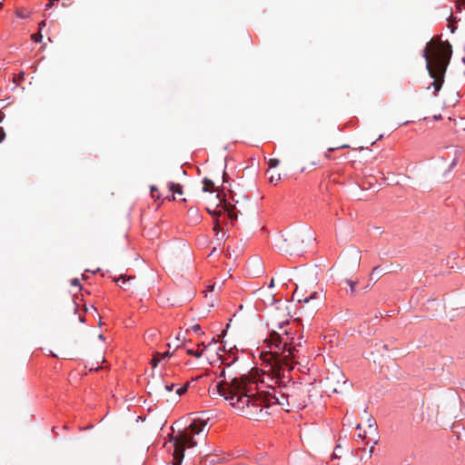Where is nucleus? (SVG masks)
<instances>
[{
  "mask_svg": "<svg viewBox=\"0 0 465 465\" xmlns=\"http://www.w3.org/2000/svg\"><path fill=\"white\" fill-rule=\"evenodd\" d=\"M216 251V247H213L212 253H213Z\"/></svg>",
  "mask_w": 465,
  "mask_h": 465,
  "instance_id": "obj_38",
  "label": "nucleus"
},
{
  "mask_svg": "<svg viewBox=\"0 0 465 465\" xmlns=\"http://www.w3.org/2000/svg\"><path fill=\"white\" fill-rule=\"evenodd\" d=\"M150 191H151V194H152L153 198H156V199L160 198V194L159 193L157 195L155 194V193H158V188L155 185H152L150 187Z\"/></svg>",
  "mask_w": 465,
  "mask_h": 465,
  "instance_id": "obj_17",
  "label": "nucleus"
},
{
  "mask_svg": "<svg viewBox=\"0 0 465 465\" xmlns=\"http://www.w3.org/2000/svg\"><path fill=\"white\" fill-rule=\"evenodd\" d=\"M317 292H313L310 294L308 297L303 299L304 303L310 302L312 300L316 299Z\"/></svg>",
  "mask_w": 465,
  "mask_h": 465,
  "instance_id": "obj_23",
  "label": "nucleus"
},
{
  "mask_svg": "<svg viewBox=\"0 0 465 465\" xmlns=\"http://www.w3.org/2000/svg\"><path fill=\"white\" fill-rule=\"evenodd\" d=\"M213 214L218 216V215H220V213L214 212Z\"/></svg>",
  "mask_w": 465,
  "mask_h": 465,
  "instance_id": "obj_37",
  "label": "nucleus"
},
{
  "mask_svg": "<svg viewBox=\"0 0 465 465\" xmlns=\"http://www.w3.org/2000/svg\"><path fill=\"white\" fill-rule=\"evenodd\" d=\"M188 387H189V384H188V383L184 384L183 387L179 388V389L176 391V394H177L178 396H181V395L184 394V393L187 391Z\"/></svg>",
  "mask_w": 465,
  "mask_h": 465,
  "instance_id": "obj_16",
  "label": "nucleus"
},
{
  "mask_svg": "<svg viewBox=\"0 0 465 465\" xmlns=\"http://www.w3.org/2000/svg\"><path fill=\"white\" fill-rule=\"evenodd\" d=\"M71 285L75 286V287H79V286H80V282H79V280H78V279H76V278H75V279H73V280L71 281Z\"/></svg>",
  "mask_w": 465,
  "mask_h": 465,
  "instance_id": "obj_25",
  "label": "nucleus"
},
{
  "mask_svg": "<svg viewBox=\"0 0 465 465\" xmlns=\"http://www.w3.org/2000/svg\"><path fill=\"white\" fill-rule=\"evenodd\" d=\"M325 387L333 393H342L351 387V384L344 374L337 369L326 378Z\"/></svg>",
  "mask_w": 465,
  "mask_h": 465,
  "instance_id": "obj_6",
  "label": "nucleus"
},
{
  "mask_svg": "<svg viewBox=\"0 0 465 465\" xmlns=\"http://www.w3.org/2000/svg\"><path fill=\"white\" fill-rule=\"evenodd\" d=\"M132 279V277L126 276L125 274H121L118 278H114L116 282L122 281V284L120 285L122 288H124Z\"/></svg>",
  "mask_w": 465,
  "mask_h": 465,
  "instance_id": "obj_14",
  "label": "nucleus"
},
{
  "mask_svg": "<svg viewBox=\"0 0 465 465\" xmlns=\"http://www.w3.org/2000/svg\"><path fill=\"white\" fill-rule=\"evenodd\" d=\"M223 208L224 209V211L228 213L229 218L231 220L237 219V213L234 212V205H231L227 203H224Z\"/></svg>",
  "mask_w": 465,
  "mask_h": 465,
  "instance_id": "obj_10",
  "label": "nucleus"
},
{
  "mask_svg": "<svg viewBox=\"0 0 465 465\" xmlns=\"http://www.w3.org/2000/svg\"><path fill=\"white\" fill-rule=\"evenodd\" d=\"M287 321L278 325L277 330H272L269 339L265 340L269 351L262 352V358L265 363H272L275 360L284 358V361L288 365H300L302 334L295 338L296 331L290 326Z\"/></svg>",
  "mask_w": 465,
  "mask_h": 465,
  "instance_id": "obj_2",
  "label": "nucleus"
},
{
  "mask_svg": "<svg viewBox=\"0 0 465 465\" xmlns=\"http://www.w3.org/2000/svg\"><path fill=\"white\" fill-rule=\"evenodd\" d=\"M369 429L372 430L373 431H376L377 430V424L376 421L372 418H369Z\"/></svg>",
  "mask_w": 465,
  "mask_h": 465,
  "instance_id": "obj_19",
  "label": "nucleus"
},
{
  "mask_svg": "<svg viewBox=\"0 0 465 465\" xmlns=\"http://www.w3.org/2000/svg\"><path fill=\"white\" fill-rule=\"evenodd\" d=\"M220 378H223V380L221 382H219L218 384L215 385V387L213 389V394L216 393V394L223 397L224 400L229 401L231 404H232V401L231 399H227L226 395H223V394H222V392L219 391L220 390L218 389V387L220 385H223L224 383H229L233 379H237V380H243L244 379V381H247L248 384H252V388H257V385H258V380L252 374H251V375L242 374L240 377H236V376L235 377H229V380H227L225 370H223L222 372L220 373Z\"/></svg>",
  "mask_w": 465,
  "mask_h": 465,
  "instance_id": "obj_7",
  "label": "nucleus"
},
{
  "mask_svg": "<svg viewBox=\"0 0 465 465\" xmlns=\"http://www.w3.org/2000/svg\"><path fill=\"white\" fill-rule=\"evenodd\" d=\"M187 353L190 354V355H193V356H194L196 358H199V357L202 356L203 351H194V350L190 349V350L187 351Z\"/></svg>",
  "mask_w": 465,
  "mask_h": 465,
  "instance_id": "obj_18",
  "label": "nucleus"
},
{
  "mask_svg": "<svg viewBox=\"0 0 465 465\" xmlns=\"http://www.w3.org/2000/svg\"><path fill=\"white\" fill-rule=\"evenodd\" d=\"M203 184V190L204 192H213V191L214 183L210 179L204 178Z\"/></svg>",
  "mask_w": 465,
  "mask_h": 465,
  "instance_id": "obj_12",
  "label": "nucleus"
},
{
  "mask_svg": "<svg viewBox=\"0 0 465 465\" xmlns=\"http://www.w3.org/2000/svg\"><path fill=\"white\" fill-rule=\"evenodd\" d=\"M304 233L301 232H288L277 241V247L280 251L290 252L300 248L305 242Z\"/></svg>",
  "mask_w": 465,
  "mask_h": 465,
  "instance_id": "obj_5",
  "label": "nucleus"
},
{
  "mask_svg": "<svg viewBox=\"0 0 465 465\" xmlns=\"http://www.w3.org/2000/svg\"><path fill=\"white\" fill-rule=\"evenodd\" d=\"M452 54L451 45L448 42L430 41L423 51L426 68L433 79L431 85L435 93L439 92L444 83L445 73Z\"/></svg>",
  "mask_w": 465,
  "mask_h": 465,
  "instance_id": "obj_3",
  "label": "nucleus"
},
{
  "mask_svg": "<svg viewBox=\"0 0 465 465\" xmlns=\"http://www.w3.org/2000/svg\"><path fill=\"white\" fill-rule=\"evenodd\" d=\"M169 201H173L175 200V196L174 194H173L171 197L168 198Z\"/></svg>",
  "mask_w": 465,
  "mask_h": 465,
  "instance_id": "obj_33",
  "label": "nucleus"
},
{
  "mask_svg": "<svg viewBox=\"0 0 465 465\" xmlns=\"http://www.w3.org/2000/svg\"><path fill=\"white\" fill-rule=\"evenodd\" d=\"M147 387L149 389V394H155L157 397L163 398L165 396V392L173 391L174 384H165L163 378L159 376L149 381Z\"/></svg>",
  "mask_w": 465,
  "mask_h": 465,
  "instance_id": "obj_8",
  "label": "nucleus"
},
{
  "mask_svg": "<svg viewBox=\"0 0 465 465\" xmlns=\"http://www.w3.org/2000/svg\"><path fill=\"white\" fill-rule=\"evenodd\" d=\"M44 26H45V22L42 21L39 23V29L41 30Z\"/></svg>",
  "mask_w": 465,
  "mask_h": 465,
  "instance_id": "obj_30",
  "label": "nucleus"
},
{
  "mask_svg": "<svg viewBox=\"0 0 465 465\" xmlns=\"http://www.w3.org/2000/svg\"><path fill=\"white\" fill-rule=\"evenodd\" d=\"M433 118L435 120H440L441 119V114H436V115L433 116Z\"/></svg>",
  "mask_w": 465,
  "mask_h": 465,
  "instance_id": "obj_32",
  "label": "nucleus"
},
{
  "mask_svg": "<svg viewBox=\"0 0 465 465\" xmlns=\"http://www.w3.org/2000/svg\"><path fill=\"white\" fill-rule=\"evenodd\" d=\"M356 429L361 430V424H357Z\"/></svg>",
  "mask_w": 465,
  "mask_h": 465,
  "instance_id": "obj_36",
  "label": "nucleus"
},
{
  "mask_svg": "<svg viewBox=\"0 0 465 465\" xmlns=\"http://www.w3.org/2000/svg\"><path fill=\"white\" fill-rule=\"evenodd\" d=\"M169 190L173 193H177L182 195L183 193V186L180 183H175L173 182H170L168 183Z\"/></svg>",
  "mask_w": 465,
  "mask_h": 465,
  "instance_id": "obj_11",
  "label": "nucleus"
},
{
  "mask_svg": "<svg viewBox=\"0 0 465 465\" xmlns=\"http://www.w3.org/2000/svg\"><path fill=\"white\" fill-rule=\"evenodd\" d=\"M270 182L271 183H278L280 180H281V174L280 173H275V174H272L271 177H270Z\"/></svg>",
  "mask_w": 465,
  "mask_h": 465,
  "instance_id": "obj_22",
  "label": "nucleus"
},
{
  "mask_svg": "<svg viewBox=\"0 0 465 465\" xmlns=\"http://www.w3.org/2000/svg\"><path fill=\"white\" fill-rule=\"evenodd\" d=\"M372 452H373V447H371V450H370V455H371Z\"/></svg>",
  "mask_w": 465,
  "mask_h": 465,
  "instance_id": "obj_35",
  "label": "nucleus"
},
{
  "mask_svg": "<svg viewBox=\"0 0 465 465\" xmlns=\"http://www.w3.org/2000/svg\"><path fill=\"white\" fill-rule=\"evenodd\" d=\"M172 353L170 351H166L163 353L155 352L153 359L151 360V364L153 368L157 367L158 363L167 358H170Z\"/></svg>",
  "mask_w": 465,
  "mask_h": 465,
  "instance_id": "obj_9",
  "label": "nucleus"
},
{
  "mask_svg": "<svg viewBox=\"0 0 465 465\" xmlns=\"http://www.w3.org/2000/svg\"><path fill=\"white\" fill-rule=\"evenodd\" d=\"M385 272L382 268H381L380 266H376L372 269V272L371 273V279H379L382 274H384Z\"/></svg>",
  "mask_w": 465,
  "mask_h": 465,
  "instance_id": "obj_13",
  "label": "nucleus"
},
{
  "mask_svg": "<svg viewBox=\"0 0 465 465\" xmlns=\"http://www.w3.org/2000/svg\"><path fill=\"white\" fill-rule=\"evenodd\" d=\"M227 238L228 235L226 234V232H223L221 235H219L218 232L216 233V241L218 244H220L222 242H224Z\"/></svg>",
  "mask_w": 465,
  "mask_h": 465,
  "instance_id": "obj_15",
  "label": "nucleus"
},
{
  "mask_svg": "<svg viewBox=\"0 0 465 465\" xmlns=\"http://www.w3.org/2000/svg\"><path fill=\"white\" fill-rule=\"evenodd\" d=\"M5 138V133L2 128H0V143H2Z\"/></svg>",
  "mask_w": 465,
  "mask_h": 465,
  "instance_id": "obj_26",
  "label": "nucleus"
},
{
  "mask_svg": "<svg viewBox=\"0 0 465 465\" xmlns=\"http://www.w3.org/2000/svg\"><path fill=\"white\" fill-rule=\"evenodd\" d=\"M280 163V161L278 159H270L268 162L270 168H275Z\"/></svg>",
  "mask_w": 465,
  "mask_h": 465,
  "instance_id": "obj_20",
  "label": "nucleus"
},
{
  "mask_svg": "<svg viewBox=\"0 0 465 465\" xmlns=\"http://www.w3.org/2000/svg\"><path fill=\"white\" fill-rule=\"evenodd\" d=\"M346 282L350 285L351 292L353 293L355 292L356 282H353L351 280H347Z\"/></svg>",
  "mask_w": 465,
  "mask_h": 465,
  "instance_id": "obj_24",
  "label": "nucleus"
},
{
  "mask_svg": "<svg viewBox=\"0 0 465 465\" xmlns=\"http://www.w3.org/2000/svg\"><path fill=\"white\" fill-rule=\"evenodd\" d=\"M358 438H360V439H364V438H366V432H365V431H364L363 433H361V432H360V433L358 434Z\"/></svg>",
  "mask_w": 465,
  "mask_h": 465,
  "instance_id": "obj_29",
  "label": "nucleus"
},
{
  "mask_svg": "<svg viewBox=\"0 0 465 465\" xmlns=\"http://www.w3.org/2000/svg\"><path fill=\"white\" fill-rule=\"evenodd\" d=\"M219 226H220L219 222H218V220H216L215 224L213 226V231L218 232Z\"/></svg>",
  "mask_w": 465,
  "mask_h": 465,
  "instance_id": "obj_27",
  "label": "nucleus"
},
{
  "mask_svg": "<svg viewBox=\"0 0 465 465\" xmlns=\"http://www.w3.org/2000/svg\"><path fill=\"white\" fill-rule=\"evenodd\" d=\"M269 287H270V288H273V287H274V279H272V280H271L270 284H269Z\"/></svg>",
  "mask_w": 465,
  "mask_h": 465,
  "instance_id": "obj_31",
  "label": "nucleus"
},
{
  "mask_svg": "<svg viewBox=\"0 0 465 465\" xmlns=\"http://www.w3.org/2000/svg\"><path fill=\"white\" fill-rule=\"evenodd\" d=\"M193 330L195 331V332H198L200 330H201V327L199 324H195L193 326Z\"/></svg>",
  "mask_w": 465,
  "mask_h": 465,
  "instance_id": "obj_28",
  "label": "nucleus"
},
{
  "mask_svg": "<svg viewBox=\"0 0 465 465\" xmlns=\"http://www.w3.org/2000/svg\"><path fill=\"white\" fill-rule=\"evenodd\" d=\"M325 157H326V158H328V159H330V158H331V155L327 153H325Z\"/></svg>",
  "mask_w": 465,
  "mask_h": 465,
  "instance_id": "obj_34",
  "label": "nucleus"
},
{
  "mask_svg": "<svg viewBox=\"0 0 465 465\" xmlns=\"http://www.w3.org/2000/svg\"><path fill=\"white\" fill-rule=\"evenodd\" d=\"M293 369V365H288L284 358L276 359L272 363H266L261 382H264L265 376L274 380L277 386L270 385V391L255 393L258 388H252V384L244 381V379H233L229 383L220 385L218 389L227 399L232 401V406L241 415L252 420H261L269 415L267 409L271 403L278 404L287 411L289 407L302 406L305 390L301 382L292 380L291 371Z\"/></svg>",
  "mask_w": 465,
  "mask_h": 465,
  "instance_id": "obj_1",
  "label": "nucleus"
},
{
  "mask_svg": "<svg viewBox=\"0 0 465 465\" xmlns=\"http://www.w3.org/2000/svg\"><path fill=\"white\" fill-rule=\"evenodd\" d=\"M31 38L35 41V42H41L42 41V35L40 32L36 33V34H33L31 35Z\"/></svg>",
  "mask_w": 465,
  "mask_h": 465,
  "instance_id": "obj_21",
  "label": "nucleus"
},
{
  "mask_svg": "<svg viewBox=\"0 0 465 465\" xmlns=\"http://www.w3.org/2000/svg\"><path fill=\"white\" fill-rule=\"evenodd\" d=\"M207 422L203 420H193V421L183 430L173 438V465H181L184 457L185 447H195L196 441L193 440L195 435L202 433L206 427Z\"/></svg>",
  "mask_w": 465,
  "mask_h": 465,
  "instance_id": "obj_4",
  "label": "nucleus"
}]
</instances>
